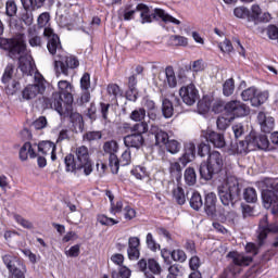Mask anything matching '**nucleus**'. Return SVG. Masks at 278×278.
<instances>
[{
  "instance_id": "obj_4",
  "label": "nucleus",
  "mask_w": 278,
  "mask_h": 278,
  "mask_svg": "<svg viewBox=\"0 0 278 278\" xmlns=\"http://www.w3.org/2000/svg\"><path fill=\"white\" fill-rule=\"evenodd\" d=\"M0 49L4 51L11 60H16L27 51V43L23 35L11 38L0 37Z\"/></svg>"
},
{
  "instance_id": "obj_44",
  "label": "nucleus",
  "mask_w": 278,
  "mask_h": 278,
  "mask_svg": "<svg viewBox=\"0 0 278 278\" xmlns=\"http://www.w3.org/2000/svg\"><path fill=\"white\" fill-rule=\"evenodd\" d=\"M146 244H147L148 249L150 251H152L153 253L160 251V249H161L160 243H157V241H155V238H153V233H151V232L147 233Z\"/></svg>"
},
{
  "instance_id": "obj_16",
  "label": "nucleus",
  "mask_w": 278,
  "mask_h": 278,
  "mask_svg": "<svg viewBox=\"0 0 278 278\" xmlns=\"http://www.w3.org/2000/svg\"><path fill=\"white\" fill-rule=\"evenodd\" d=\"M230 151L233 153V155H247V153H251V151H253V143L249 138V135L244 140L231 143Z\"/></svg>"
},
{
  "instance_id": "obj_27",
  "label": "nucleus",
  "mask_w": 278,
  "mask_h": 278,
  "mask_svg": "<svg viewBox=\"0 0 278 278\" xmlns=\"http://www.w3.org/2000/svg\"><path fill=\"white\" fill-rule=\"evenodd\" d=\"M153 135L155 138V146L156 147H165V144L168 142L169 140V136L168 132L156 128L155 130H153Z\"/></svg>"
},
{
  "instance_id": "obj_26",
  "label": "nucleus",
  "mask_w": 278,
  "mask_h": 278,
  "mask_svg": "<svg viewBox=\"0 0 278 278\" xmlns=\"http://www.w3.org/2000/svg\"><path fill=\"white\" fill-rule=\"evenodd\" d=\"M168 172H169L170 177L176 179L177 184H179V181H181V177L184 176V174H182L184 167H181V162H179V160L169 162Z\"/></svg>"
},
{
  "instance_id": "obj_62",
  "label": "nucleus",
  "mask_w": 278,
  "mask_h": 278,
  "mask_svg": "<svg viewBox=\"0 0 278 278\" xmlns=\"http://www.w3.org/2000/svg\"><path fill=\"white\" fill-rule=\"evenodd\" d=\"M110 214L116 216V214H121L123 212V200H118L110 204Z\"/></svg>"
},
{
  "instance_id": "obj_56",
  "label": "nucleus",
  "mask_w": 278,
  "mask_h": 278,
  "mask_svg": "<svg viewBox=\"0 0 278 278\" xmlns=\"http://www.w3.org/2000/svg\"><path fill=\"white\" fill-rule=\"evenodd\" d=\"M14 75V67L12 66H7L4 70V73L1 77V81L4 86H8V84H10L12 77Z\"/></svg>"
},
{
  "instance_id": "obj_30",
  "label": "nucleus",
  "mask_w": 278,
  "mask_h": 278,
  "mask_svg": "<svg viewBox=\"0 0 278 278\" xmlns=\"http://www.w3.org/2000/svg\"><path fill=\"white\" fill-rule=\"evenodd\" d=\"M55 143L52 141H41L38 143V152L41 155H49L51 152L56 151Z\"/></svg>"
},
{
  "instance_id": "obj_54",
  "label": "nucleus",
  "mask_w": 278,
  "mask_h": 278,
  "mask_svg": "<svg viewBox=\"0 0 278 278\" xmlns=\"http://www.w3.org/2000/svg\"><path fill=\"white\" fill-rule=\"evenodd\" d=\"M131 175L136 177V179H144L147 177V167L137 165L135 168L131 169Z\"/></svg>"
},
{
  "instance_id": "obj_2",
  "label": "nucleus",
  "mask_w": 278,
  "mask_h": 278,
  "mask_svg": "<svg viewBox=\"0 0 278 278\" xmlns=\"http://www.w3.org/2000/svg\"><path fill=\"white\" fill-rule=\"evenodd\" d=\"M137 12H140V21L141 25H146V23H160L162 27L164 25H168V23H173V25H181V21L173 17V15L168 14L164 9L155 8L152 12L149 5L144 3H138L136 7Z\"/></svg>"
},
{
  "instance_id": "obj_57",
  "label": "nucleus",
  "mask_w": 278,
  "mask_h": 278,
  "mask_svg": "<svg viewBox=\"0 0 278 278\" xmlns=\"http://www.w3.org/2000/svg\"><path fill=\"white\" fill-rule=\"evenodd\" d=\"M25 13L22 14V21L25 23L28 27L34 24V12L36 10H29V9H24Z\"/></svg>"
},
{
  "instance_id": "obj_64",
  "label": "nucleus",
  "mask_w": 278,
  "mask_h": 278,
  "mask_svg": "<svg viewBox=\"0 0 278 278\" xmlns=\"http://www.w3.org/2000/svg\"><path fill=\"white\" fill-rule=\"evenodd\" d=\"M81 90H90V73H85L80 78Z\"/></svg>"
},
{
  "instance_id": "obj_42",
  "label": "nucleus",
  "mask_w": 278,
  "mask_h": 278,
  "mask_svg": "<svg viewBox=\"0 0 278 278\" xmlns=\"http://www.w3.org/2000/svg\"><path fill=\"white\" fill-rule=\"evenodd\" d=\"M97 220L103 227H114V225H118V223H119L117 219H114L112 217H108V215H105V214L97 215Z\"/></svg>"
},
{
  "instance_id": "obj_39",
  "label": "nucleus",
  "mask_w": 278,
  "mask_h": 278,
  "mask_svg": "<svg viewBox=\"0 0 278 278\" xmlns=\"http://www.w3.org/2000/svg\"><path fill=\"white\" fill-rule=\"evenodd\" d=\"M260 16H262V8H260V4H253L250 11L249 23L257 25L260 23Z\"/></svg>"
},
{
  "instance_id": "obj_24",
  "label": "nucleus",
  "mask_w": 278,
  "mask_h": 278,
  "mask_svg": "<svg viewBox=\"0 0 278 278\" xmlns=\"http://www.w3.org/2000/svg\"><path fill=\"white\" fill-rule=\"evenodd\" d=\"M155 275H162V265L155 258H148V271L146 278H155Z\"/></svg>"
},
{
  "instance_id": "obj_12",
  "label": "nucleus",
  "mask_w": 278,
  "mask_h": 278,
  "mask_svg": "<svg viewBox=\"0 0 278 278\" xmlns=\"http://www.w3.org/2000/svg\"><path fill=\"white\" fill-rule=\"evenodd\" d=\"M201 138L214 147V149H225L227 141L225 140V134L216 130L206 129L201 131Z\"/></svg>"
},
{
  "instance_id": "obj_25",
  "label": "nucleus",
  "mask_w": 278,
  "mask_h": 278,
  "mask_svg": "<svg viewBox=\"0 0 278 278\" xmlns=\"http://www.w3.org/2000/svg\"><path fill=\"white\" fill-rule=\"evenodd\" d=\"M65 170L66 173H75V170H84L81 165H79L75 154H67L64 157Z\"/></svg>"
},
{
  "instance_id": "obj_10",
  "label": "nucleus",
  "mask_w": 278,
  "mask_h": 278,
  "mask_svg": "<svg viewBox=\"0 0 278 278\" xmlns=\"http://www.w3.org/2000/svg\"><path fill=\"white\" fill-rule=\"evenodd\" d=\"M149 131V124L147 122L143 124V130H135L124 137V144L127 149H141L144 147V134Z\"/></svg>"
},
{
  "instance_id": "obj_50",
  "label": "nucleus",
  "mask_w": 278,
  "mask_h": 278,
  "mask_svg": "<svg viewBox=\"0 0 278 278\" xmlns=\"http://www.w3.org/2000/svg\"><path fill=\"white\" fill-rule=\"evenodd\" d=\"M257 89L255 87H250L241 92V99L242 101H251V104L253 105V100L255 99Z\"/></svg>"
},
{
  "instance_id": "obj_23",
  "label": "nucleus",
  "mask_w": 278,
  "mask_h": 278,
  "mask_svg": "<svg viewBox=\"0 0 278 278\" xmlns=\"http://www.w3.org/2000/svg\"><path fill=\"white\" fill-rule=\"evenodd\" d=\"M138 10L134 9V4H126L124 9L117 11L119 21H134Z\"/></svg>"
},
{
  "instance_id": "obj_48",
  "label": "nucleus",
  "mask_w": 278,
  "mask_h": 278,
  "mask_svg": "<svg viewBox=\"0 0 278 278\" xmlns=\"http://www.w3.org/2000/svg\"><path fill=\"white\" fill-rule=\"evenodd\" d=\"M170 257L174 262H179L180 264H184V262L188 260L186 252L181 249L173 250L170 252Z\"/></svg>"
},
{
  "instance_id": "obj_15",
  "label": "nucleus",
  "mask_w": 278,
  "mask_h": 278,
  "mask_svg": "<svg viewBox=\"0 0 278 278\" xmlns=\"http://www.w3.org/2000/svg\"><path fill=\"white\" fill-rule=\"evenodd\" d=\"M182 110L181 99L179 98H174V101L164 99L162 102V114L164 118H173V114H175V112L179 114Z\"/></svg>"
},
{
  "instance_id": "obj_61",
  "label": "nucleus",
  "mask_w": 278,
  "mask_h": 278,
  "mask_svg": "<svg viewBox=\"0 0 278 278\" xmlns=\"http://www.w3.org/2000/svg\"><path fill=\"white\" fill-rule=\"evenodd\" d=\"M103 134L101 131H88L84 135V140L87 142H94V140H101Z\"/></svg>"
},
{
  "instance_id": "obj_7",
  "label": "nucleus",
  "mask_w": 278,
  "mask_h": 278,
  "mask_svg": "<svg viewBox=\"0 0 278 278\" xmlns=\"http://www.w3.org/2000/svg\"><path fill=\"white\" fill-rule=\"evenodd\" d=\"M47 91V79L42 74L37 73L34 77V84L27 85L22 90V101H31V99H36L38 94H42Z\"/></svg>"
},
{
  "instance_id": "obj_5",
  "label": "nucleus",
  "mask_w": 278,
  "mask_h": 278,
  "mask_svg": "<svg viewBox=\"0 0 278 278\" xmlns=\"http://www.w3.org/2000/svg\"><path fill=\"white\" fill-rule=\"evenodd\" d=\"M242 189H240V182L238 180H230L226 184V186H222L218 188L219 199L225 206L236 205L238 200L240 199V193Z\"/></svg>"
},
{
  "instance_id": "obj_36",
  "label": "nucleus",
  "mask_w": 278,
  "mask_h": 278,
  "mask_svg": "<svg viewBox=\"0 0 278 278\" xmlns=\"http://www.w3.org/2000/svg\"><path fill=\"white\" fill-rule=\"evenodd\" d=\"M147 117V110L144 108H139L134 110L130 113V121H134L135 123H144V118Z\"/></svg>"
},
{
  "instance_id": "obj_52",
  "label": "nucleus",
  "mask_w": 278,
  "mask_h": 278,
  "mask_svg": "<svg viewBox=\"0 0 278 278\" xmlns=\"http://www.w3.org/2000/svg\"><path fill=\"white\" fill-rule=\"evenodd\" d=\"M106 90L108 94H110V97H113V99H116L117 97H123V90H121V87L117 84H109Z\"/></svg>"
},
{
  "instance_id": "obj_59",
  "label": "nucleus",
  "mask_w": 278,
  "mask_h": 278,
  "mask_svg": "<svg viewBox=\"0 0 278 278\" xmlns=\"http://www.w3.org/2000/svg\"><path fill=\"white\" fill-rule=\"evenodd\" d=\"M110 108H112L111 103L100 102L99 104V112L103 121H108L110 115Z\"/></svg>"
},
{
  "instance_id": "obj_53",
  "label": "nucleus",
  "mask_w": 278,
  "mask_h": 278,
  "mask_svg": "<svg viewBox=\"0 0 278 278\" xmlns=\"http://www.w3.org/2000/svg\"><path fill=\"white\" fill-rule=\"evenodd\" d=\"M13 218L16 222V224L21 225V227H24V229H34V224L31 222L25 219L20 214H14Z\"/></svg>"
},
{
  "instance_id": "obj_1",
  "label": "nucleus",
  "mask_w": 278,
  "mask_h": 278,
  "mask_svg": "<svg viewBox=\"0 0 278 278\" xmlns=\"http://www.w3.org/2000/svg\"><path fill=\"white\" fill-rule=\"evenodd\" d=\"M59 91H54L50 97L42 96L38 99L41 110H54L60 116L68 115L73 105V85L68 80L58 83Z\"/></svg>"
},
{
  "instance_id": "obj_17",
  "label": "nucleus",
  "mask_w": 278,
  "mask_h": 278,
  "mask_svg": "<svg viewBox=\"0 0 278 278\" xmlns=\"http://www.w3.org/2000/svg\"><path fill=\"white\" fill-rule=\"evenodd\" d=\"M197 157V146L192 142L185 143V152L184 154L178 159L181 166L186 167L192 160Z\"/></svg>"
},
{
  "instance_id": "obj_33",
  "label": "nucleus",
  "mask_w": 278,
  "mask_h": 278,
  "mask_svg": "<svg viewBox=\"0 0 278 278\" xmlns=\"http://www.w3.org/2000/svg\"><path fill=\"white\" fill-rule=\"evenodd\" d=\"M185 184L187 186L197 185V170L193 167H187L184 173Z\"/></svg>"
},
{
  "instance_id": "obj_58",
  "label": "nucleus",
  "mask_w": 278,
  "mask_h": 278,
  "mask_svg": "<svg viewBox=\"0 0 278 278\" xmlns=\"http://www.w3.org/2000/svg\"><path fill=\"white\" fill-rule=\"evenodd\" d=\"M167 151L172 154L179 153V149H181V144L177 140H169L165 144Z\"/></svg>"
},
{
  "instance_id": "obj_43",
  "label": "nucleus",
  "mask_w": 278,
  "mask_h": 278,
  "mask_svg": "<svg viewBox=\"0 0 278 278\" xmlns=\"http://www.w3.org/2000/svg\"><path fill=\"white\" fill-rule=\"evenodd\" d=\"M111 278H131V269L123 265L122 267L118 268V271L113 270L111 273Z\"/></svg>"
},
{
  "instance_id": "obj_11",
  "label": "nucleus",
  "mask_w": 278,
  "mask_h": 278,
  "mask_svg": "<svg viewBox=\"0 0 278 278\" xmlns=\"http://www.w3.org/2000/svg\"><path fill=\"white\" fill-rule=\"evenodd\" d=\"M74 157H76V162H78L86 176L92 173V160H90V152L86 146L76 148Z\"/></svg>"
},
{
  "instance_id": "obj_32",
  "label": "nucleus",
  "mask_w": 278,
  "mask_h": 278,
  "mask_svg": "<svg viewBox=\"0 0 278 278\" xmlns=\"http://www.w3.org/2000/svg\"><path fill=\"white\" fill-rule=\"evenodd\" d=\"M47 0H21L24 10H40Z\"/></svg>"
},
{
  "instance_id": "obj_29",
  "label": "nucleus",
  "mask_w": 278,
  "mask_h": 278,
  "mask_svg": "<svg viewBox=\"0 0 278 278\" xmlns=\"http://www.w3.org/2000/svg\"><path fill=\"white\" fill-rule=\"evenodd\" d=\"M263 202L267 207H271V214H278V200L274 198L271 193H264Z\"/></svg>"
},
{
  "instance_id": "obj_9",
  "label": "nucleus",
  "mask_w": 278,
  "mask_h": 278,
  "mask_svg": "<svg viewBox=\"0 0 278 278\" xmlns=\"http://www.w3.org/2000/svg\"><path fill=\"white\" fill-rule=\"evenodd\" d=\"M43 36L47 38V49L50 55H59L64 53V48L62 47V41L60 40V36L55 34L53 28L46 26L43 29Z\"/></svg>"
},
{
  "instance_id": "obj_3",
  "label": "nucleus",
  "mask_w": 278,
  "mask_h": 278,
  "mask_svg": "<svg viewBox=\"0 0 278 278\" xmlns=\"http://www.w3.org/2000/svg\"><path fill=\"white\" fill-rule=\"evenodd\" d=\"M224 160L223 154L220 152L213 150L208 156L206 162H202L199 167V173L201 179L205 181H211L214 179L215 175H218L220 170H223Z\"/></svg>"
},
{
  "instance_id": "obj_63",
  "label": "nucleus",
  "mask_w": 278,
  "mask_h": 278,
  "mask_svg": "<svg viewBox=\"0 0 278 278\" xmlns=\"http://www.w3.org/2000/svg\"><path fill=\"white\" fill-rule=\"evenodd\" d=\"M267 36L269 38V40H277L278 38V27L275 24H270L269 26H267Z\"/></svg>"
},
{
  "instance_id": "obj_45",
  "label": "nucleus",
  "mask_w": 278,
  "mask_h": 278,
  "mask_svg": "<svg viewBox=\"0 0 278 278\" xmlns=\"http://www.w3.org/2000/svg\"><path fill=\"white\" fill-rule=\"evenodd\" d=\"M173 197L178 205L186 204V193L184 191V188L177 187L176 189H174Z\"/></svg>"
},
{
  "instance_id": "obj_28",
  "label": "nucleus",
  "mask_w": 278,
  "mask_h": 278,
  "mask_svg": "<svg viewBox=\"0 0 278 278\" xmlns=\"http://www.w3.org/2000/svg\"><path fill=\"white\" fill-rule=\"evenodd\" d=\"M165 85L168 86V88H177V76L175 75V68L173 66H167L165 68Z\"/></svg>"
},
{
  "instance_id": "obj_40",
  "label": "nucleus",
  "mask_w": 278,
  "mask_h": 278,
  "mask_svg": "<svg viewBox=\"0 0 278 278\" xmlns=\"http://www.w3.org/2000/svg\"><path fill=\"white\" fill-rule=\"evenodd\" d=\"M243 199L247 203L257 202V191L253 187H248L243 191Z\"/></svg>"
},
{
  "instance_id": "obj_51",
  "label": "nucleus",
  "mask_w": 278,
  "mask_h": 278,
  "mask_svg": "<svg viewBox=\"0 0 278 278\" xmlns=\"http://www.w3.org/2000/svg\"><path fill=\"white\" fill-rule=\"evenodd\" d=\"M268 101V93L266 92H257L254 94L253 99V108H260V105H263V103H266Z\"/></svg>"
},
{
  "instance_id": "obj_20",
  "label": "nucleus",
  "mask_w": 278,
  "mask_h": 278,
  "mask_svg": "<svg viewBox=\"0 0 278 278\" xmlns=\"http://www.w3.org/2000/svg\"><path fill=\"white\" fill-rule=\"evenodd\" d=\"M257 122L261 125V130L263 134H270L275 129V118L267 116L266 113L260 112L257 114Z\"/></svg>"
},
{
  "instance_id": "obj_41",
  "label": "nucleus",
  "mask_w": 278,
  "mask_h": 278,
  "mask_svg": "<svg viewBox=\"0 0 278 278\" xmlns=\"http://www.w3.org/2000/svg\"><path fill=\"white\" fill-rule=\"evenodd\" d=\"M103 151L104 153H108L109 156L116 155V153H118V142H116V140L105 141L103 144Z\"/></svg>"
},
{
  "instance_id": "obj_38",
  "label": "nucleus",
  "mask_w": 278,
  "mask_h": 278,
  "mask_svg": "<svg viewBox=\"0 0 278 278\" xmlns=\"http://www.w3.org/2000/svg\"><path fill=\"white\" fill-rule=\"evenodd\" d=\"M236 90V80L233 78H228L223 84V94L224 97H231Z\"/></svg>"
},
{
  "instance_id": "obj_55",
  "label": "nucleus",
  "mask_w": 278,
  "mask_h": 278,
  "mask_svg": "<svg viewBox=\"0 0 278 278\" xmlns=\"http://www.w3.org/2000/svg\"><path fill=\"white\" fill-rule=\"evenodd\" d=\"M210 153H212V147L208 143L201 142L198 146V155H200V157H205L206 155L208 157Z\"/></svg>"
},
{
  "instance_id": "obj_47",
  "label": "nucleus",
  "mask_w": 278,
  "mask_h": 278,
  "mask_svg": "<svg viewBox=\"0 0 278 278\" xmlns=\"http://www.w3.org/2000/svg\"><path fill=\"white\" fill-rule=\"evenodd\" d=\"M109 166L113 175H118V169L121 168V161L116 154L109 156Z\"/></svg>"
},
{
  "instance_id": "obj_35",
  "label": "nucleus",
  "mask_w": 278,
  "mask_h": 278,
  "mask_svg": "<svg viewBox=\"0 0 278 278\" xmlns=\"http://www.w3.org/2000/svg\"><path fill=\"white\" fill-rule=\"evenodd\" d=\"M61 116H63V118L70 117L71 123H73V125H79V127L84 125V116H81V114L79 113H73V104H71V110L68 111L67 115H61Z\"/></svg>"
},
{
  "instance_id": "obj_19",
  "label": "nucleus",
  "mask_w": 278,
  "mask_h": 278,
  "mask_svg": "<svg viewBox=\"0 0 278 278\" xmlns=\"http://www.w3.org/2000/svg\"><path fill=\"white\" fill-rule=\"evenodd\" d=\"M127 255L130 261L140 260V238L130 237L128 239Z\"/></svg>"
},
{
  "instance_id": "obj_6",
  "label": "nucleus",
  "mask_w": 278,
  "mask_h": 278,
  "mask_svg": "<svg viewBox=\"0 0 278 278\" xmlns=\"http://www.w3.org/2000/svg\"><path fill=\"white\" fill-rule=\"evenodd\" d=\"M58 60H54V71L56 77L64 75L68 77L72 71L79 68V59L75 55H66V52L58 56Z\"/></svg>"
},
{
  "instance_id": "obj_60",
  "label": "nucleus",
  "mask_w": 278,
  "mask_h": 278,
  "mask_svg": "<svg viewBox=\"0 0 278 278\" xmlns=\"http://www.w3.org/2000/svg\"><path fill=\"white\" fill-rule=\"evenodd\" d=\"M121 166H129L131 164V150H125L119 157Z\"/></svg>"
},
{
  "instance_id": "obj_14",
  "label": "nucleus",
  "mask_w": 278,
  "mask_h": 278,
  "mask_svg": "<svg viewBox=\"0 0 278 278\" xmlns=\"http://www.w3.org/2000/svg\"><path fill=\"white\" fill-rule=\"evenodd\" d=\"M179 96L186 105H194L199 101V89L194 84H189L180 88Z\"/></svg>"
},
{
  "instance_id": "obj_31",
  "label": "nucleus",
  "mask_w": 278,
  "mask_h": 278,
  "mask_svg": "<svg viewBox=\"0 0 278 278\" xmlns=\"http://www.w3.org/2000/svg\"><path fill=\"white\" fill-rule=\"evenodd\" d=\"M190 207L195 212H199L203 207V198L199 191H193L190 200H189Z\"/></svg>"
},
{
  "instance_id": "obj_37",
  "label": "nucleus",
  "mask_w": 278,
  "mask_h": 278,
  "mask_svg": "<svg viewBox=\"0 0 278 278\" xmlns=\"http://www.w3.org/2000/svg\"><path fill=\"white\" fill-rule=\"evenodd\" d=\"M147 122H141V123H137V124H134L131 126L130 123H123L122 124V129L125 131V134H132L135 131H140L142 129V131H144V124Z\"/></svg>"
},
{
  "instance_id": "obj_8",
  "label": "nucleus",
  "mask_w": 278,
  "mask_h": 278,
  "mask_svg": "<svg viewBox=\"0 0 278 278\" xmlns=\"http://www.w3.org/2000/svg\"><path fill=\"white\" fill-rule=\"evenodd\" d=\"M2 261L9 270V278H25L27 266L21 258L5 254L2 256Z\"/></svg>"
},
{
  "instance_id": "obj_46",
  "label": "nucleus",
  "mask_w": 278,
  "mask_h": 278,
  "mask_svg": "<svg viewBox=\"0 0 278 278\" xmlns=\"http://www.w3.org/2000/svg\"><path fill=\"white\" fill-rule=\"evenodd\" d=\"M233 15L236 18L247 20L249 23L250 10L247 7H237L233 9Z\"/></svg>"
},
{
  "instance_id": "obj_22",
  "label": "nucleus",
  "mask_w": 278,
  "mask_h": 278,
  "mask_svg": "<svg viewBox=\"0 0 278 278\" xmlns=\"http://www.w3.org/2000/svg\"><path fill=\"white\" fill-rule=\"evenodd\" d=\"M228 257L232 260L233 266H251L253 258L251 256H244L238 252H229Z\"/></svg>"
},
{
  "instance_id": "obj_21",
  "label": "nucleus",
  "mask_w": 278,
  "mask_h": 278,
  "mask_svg": "<svg viewBox=\"0 0 278 278\" xmlns=\"http://www.w3.org/2000/svg\"><path fill=\"white\" fill-rule=\"evenodd\" d=\"M249 138L252 142V149H268V137L266 135H258L256 132H250Z\"/></svg>"
},
{
  "instance_id": "obj_49",
  "label": "nucleus",
  "mask_w": 278,
  "mask_h": 278,
  "mask_svg": "<svg viewBox=\"0 0 278 278\" xmlns=\"http://www.w3.org/2000/svg\"><path fill=\"white\" fill-rule=\"evenodd\" d=\"M18 12V7L16 5V1L14 0H8L5 2V14L10 18L14 16Z\"/></svg>"
},
{
  "instance_id": "obj_13",
  "label": "nucleus",
  "mask_w": 278,
  "mask_h": 278,
  "mask_svg": "<svg viewBox=\"0 0 278 278\" xmlns=\"http://www.w3.org/2000/svg\"><path fill=\"white\" fill-rule=\"evenodd\" d=\"M249 106L242 103L240 100H231L226 103V114L231 118H242L249 115Z\"/></svg>"
},
{
  "instance_id": "obj_18",
  "label": "nucleus",
  "mask_w": 278,
  "mask_h": 278,
  "mask_svg": "<svg viewBox=\"0 0 278 278\" xmlns=\"http://www.w3.org/2000/svg\"><path fill=\"white\" fill-rule=\"evenodd\" d=\"M218 199L216 198V193L208 192L204 195V212L207 216L214 218L216 216V203Z\"/></svg>"
},
{
  "instance_id": "obj_34",
  "label": "nucleus",
  "mask_w": 278,
  "mask_h": 278,
  "mask_svg": "<svg viewBox=\"0 0 278 278\" xmlns=\"http://www.w3.org/2000/svg\"><path fill=\"white\" fill-rule=\"evenodd\" d=\"M169 47H187L188 38L180 35H172L168 39Z\"/></svg>"
}]
</instances>
